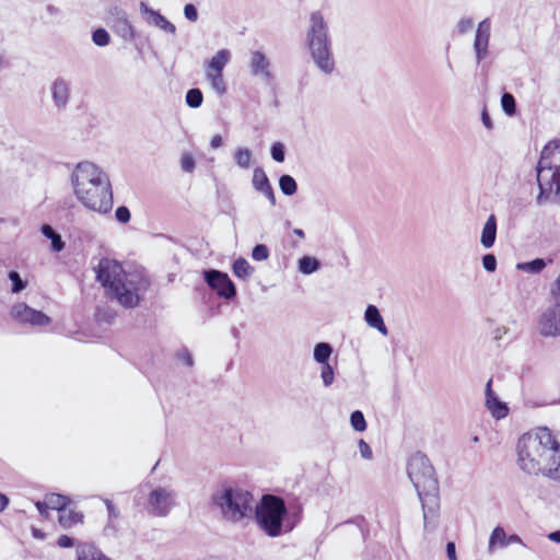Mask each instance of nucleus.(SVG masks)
Listing matches in <instances>:
<instances>
[{
    "label": "nucleus",
    "mask_w": 560,
    "mask_h": 560,
    "mask_svg": "<svg viewBox=\"0 0 560 560\" xmlns=\"http://www.w3.org/2000/svg\"><path fill=\"white\" fill-rule=\"evenodd\" d=\"M492 380H489L486 385V407L491 416L498 420L503 419L509 413L508 406L499 400L498 396L491 388Z\"/></svg>",
    "instance_id": "nucleus-18"
},
{
    "label": "nucleus",
    "mask_w": 560,
    "mask_h": 560,
    "mask_svg": "<svg viewBox=\"0 0 560 560\" xmlns=\"http://www.w3.org/2000/svg\"><path fill=\"white\" fill-rule=\"evenodd\" d=\"M233 272L241 279H247L253 275L254 268L246 259L237 258L233 264Z\"/></svg>",
    "instance_id": "nucleus-30"
},
{
    "label": "nucleus",
    "mask_w": 560,
    "mask_h": 560,
    "mask_svg": "<svg viewBox=\"0 0 560 560\" xmlns=\"http://www.w3.org/2000/svg\"><path fill=\"white\" fill-rule=\"evenodd\" d=\"M213 503L222 516L233 523L249 518L253 514V495L238 488H222L213 494Z\"/></svg>",
    "instance_id": "nucleus-7"
},
{
    "label": "nucleus",
    "mask_w": 560,
    "mask_h": 560,
    "mask_svg": "<svg viewBox=\"0 0 560 560\" xmlns=\"http://www.w3.org/2000/svg\"><path fill=\"white\" fill-rule=\"evenodd\" d=\"M253 187L259 192H262L264 190L271 187L269 179H268L265 171L261 167H256L254 170Z\"/></svg>",
    "instance_id": "nucleus-28"
},
{
    "label": "nucleus",
    "mask_w": 560,
    "mask_h": 560,
    "mask_svg": "<svg viewBox=\"0 0 560 560\" xmlns=\"http://www.w3.org/2000/svg\"><path fill=\"white\" fill-rule=\"evenodd\" d=\"M35 505H36V508H37V510H38V512L40 513L42 516H44V517L48 516L47 510L49 508H48V504H46V500H44L43 502L37 501L35 503Z\"/></svg>",
    "instance_id": "nucleus-54"
},
{
    "label": "nucleus",
    "mask_w": 560,
    "mask_h": 560,
    "mask_svg": "<svg viewBox=\"0 0 560 560\" xmlns=\"http://www.w3.org/2000/svg\"><path fill=\"white\" fill-rule=\"evenodd\" d=\"M552 294L556 296H560V273L557 280L555 281L553 288H552Z\"/></svg>",
    "instance_id": "nucleus-59"
},
{
    "label": "nucleus",
    "mask_w": 560,
    "mask_h": 560,
    "mask_svg": "<svg viewBox=\"0 0 560 560\" xmlns=\"http://www.w3.org/2000/svg\"><path fill=\"white\" fill-rule=\"evenodd\" d=\"M261 194H264L267 197V199L270 201V203L272 206L276 205V196H275L272 187H269L268 189L264 190Z\"/></svg>",
    "instance_id": "nucleus-56"
},
{
    "label": "nucleus",
    "mask_w": 560,
    "mask_h": 560,
    "mask_svg": "<svg viewBox=\"0 0 560 560\" xmlns=\"http://www.w3.org/2000/svg\"><path fill=\"white\" fill-rule=\"evenodd\" d=\"M472 26L474 20L471 18L464 16L457 22L456 30L458 34H466L472 28Z\"/></svg>",
    "instance_id": "nucleus-43"
},
{
    "label": "nucleus",
    "mask_w": 560,
    "mask_h": 560,
    "mask_svg": "<svg viewBox=\"0 0 560 560\" xmlns=\"http://www.w3.org/2000/svg\"><path fill=\"white\" fill-rule=\"evenodd\" d=\"M557 440L548 428L523 434L517 442V466L528 475H539Z\"/></svg>",
    "instance_id": "nucleus-3"
},
{
    "label": "nucleus",
    "mask_w": 560,
    "mask_h": 560,
    "mask_svg": "<svg viewBox=\"0 0 560 560\" xmlns=\"http://www.w3.org/2000/svg\"><path fill=\"white\" fill-rule=\"evenodd\" d=\"M176 505V492L170 487H155L150 490L145 510L150 515L164 517Z\"/></svg>",
    "instance_id": "nucleus-9"
},
{
    "label": "nucleus",
    "mask_w": 560,
    "mask_h": 560,
    "mask_svg": "<svg viewBox=\"0 0 560 560\" xmlns=\"http://www.w3.org/2000/svg\"><path fill=\"white\" fill-rule=\"evenodd\" d=\"M320 377L326 387L330 386L335 380L334 369L329 363L320 364Z\"/></svg>",
    "instance_id": "nucleus-40"
},
{
    "label": "nucleus",
    "mask_w": 560,
    "mask_h": 560,
    "mask_svg": "<svg viewBox=\"0 0 560 560\" xmlns=\"http://www.w3.org/2000/svg\"><path fill=\"white\" fill-rule=\"evenodd\" d=\"M358 446H359V452H360V455L362 456V458L364 459H372L373 457V453H372V450L370 447V445L364 441V440H359V443H358Z\"/></svg>",
    "instance_id": "nucleus-49"
},
{
    "label": "nucleus",
    "mask_w": 560,
    "mask_h": 560,
    "mask_svg": "<svg viewBox=\"0 0 560 560\" xmlns=\"http://www.w3.org/2000/svg\"><path fill=\"white\" fill-rule=\"evenodd\" d=\"M287 514L284 501L275 495H264L255 509L256 522L269 537H278L282 533V522Z\"/></svg>",
    "instance_id": "nucleus-8"
},
{
    "label": "nucleus",
    "mask_w": 560,
    "mask_h": 560,
    "mask_svg": "<svg viewBox=\"0 0 560 560\" xmlns=\"http://www.w3.org/2000/svg\"><path fill=\"white\" fill-rule=\"evenodd\" d=\"M184 15L190 22H196L198 20L197 9L191 3H188L184 7Z\"/></svg>",
    "instance_id": "nucleus-50"
},
{
    "label": "nucleus",
    "mask_w": 560,
    "mask_h": 560,
    "mask_svg": "<svg viewBox=\"0 0 560 560\" xmlns=\"http://www.w3.org/2000/svg\"><path fill=\"white\" fill-rule=\"evenodd\" d=\"M512 544L525 546L522 538L516 534L508 535V546Z\"/></svg>",
    "instance_id": "nucleus-55"
},
{
    "label": "nucleus",
    "mask_w": 560,
    "mask_h": 560,
    "mask_svg": "<svg viewBox=\"0 0 560 560\" xmlns=\"http://www.w3.org/2000/svg\"><path fill=\"white\" fill-rule=\"evenodd\" d=\"M54 105L57 109H65L70 100V83L63 78H57L50 85Z\"/></svg>",
    "instance_id": "nucleus-17"
},
{
    "label": "nucleus",
    "mask_w": 560,
    "mask_h": 560,
    "mask_svg": "<svg viewBox=\"0 0 560 560\" xmlns=\"http://www.w3.org/2000/svg\"><path fill=\"white\" fill-rule=\"evenodd\" d=\"M97 281L105 288L109 299L121 306L133 308L139 305L149 282L139 272H127L121 264L102 258L95 269Z\"/></svg>",
    "instance_id": "nucleus-2"
},
{
    "label": "nucleus",
    "mask_w": 560,
    "mask_h": 560,
    "mask_svg": "<svg viewBox=\"0 0 560 560\" xmlns=\"http://www.w3.org/2000/svg\"><path fill=\"white\" fill-rule=\"evenodd\" d=\"M508 547V534L502 526H497L490 534L488 541V552L493 553L497 549Z\"/></svg>",
    "instance_id": "nucleus-24"
},
{
    "label": "nucleus",
    "mask_w": 560,
    "mask_h": 560,
    "mask_svg": "<svg viewBox=\"0 0 560 560\" xmlns=\"http://www.w3.org/2000/svg\"><path fill=\"white\" fill-rule=\"evenodd\" d=\"M319 269V261L311 256H303L299 260V271L303 275H311Z\"/></svg>",
    "instance_id": "nucleus-32"
},
{
    "label": "nucleus",
    "mask_w": 560,
    "mask_h": 560,
    "mask_svg": "<svg viewBox=\"0 0 560 560\" xmlns=\"http://www.w3.org/2000/svg\"><path fill=\"white\" fill-rule=\"evenodd\" d=\"M501 106L508 115H513L516 110L514 96L510 93H504L501 97Z\"/></svg>",
    "instance_id": "nucleus-41"
},
{
    "label": "nucleus",
    "mask_w": 560,
    "mask_h": 560,
    "mask_svg": "<svg viewBox=\"0 0 560 560\" xmlns=\"http://www.w3.org/2000/svg\"><path fill=\"white\" fill-rule=\"evenodd\" d=\"M305 40L316 68L325 75L332 74L336 69L332 39L322 12L314 11L310 14Z\"/></svg>",
    "instance_id": "nucleus-5"
},
{
    "label": "nucleus",
    "mask_w": 560,
    "mask_h": 560,
    "mask_svg": "<svg viewBox=\"0 0 560 560\" xmlns=\"http://www.w3.org/2000/svg\"><path fill=\"white\" fill-rule=\"evenodd\" d=\"M106 21L112 30L122 39H132L135 30L125 10L114 5L107 11Z\"/></svg>",
    "instance_id": "nucleus-11"
},
{
    "label": "nucleus",
    "mask_w": 560,
    "mask_h": 560,
    "mask_svg": "<svg viewBox=\"0 0 560 560\" xmlns=\"http://www.w3.org/2000/svg\"><path fill=\"white\" fill-rule=\"evenodd\" d=\"M206 79L209 81L212 90L220 96L226 93V83L223 74L205 73Z\"/></svg>",
    "instance_id": "nucleus-31"
},
{
    "label": "nucleus",
    "mask_w": 560,
    "mask_h": 560,
    "mask_svg": "<svg viewBox=\"0 0 560 560\" xmlns=\"http://www.w3.org/2000/svg\"><path fill=\"white\" fill-rule=\"evenodd\" d=\"M293 233H294L295 235H298L299 237H301V238H303V237L305 236V234H304L303 230H301V229H295V230L293 231Z\"/></svg>",
    "instance_id": "nucleus-62"
},
{
    "label": "nucleus",
    "mask_w": 560,
    "mask_h": 560,
    "mask_svg": "<svg viewBox=\"0 0 560 560\" xmlns=\"http://www.w3.org/2000/svg\"><path fill=\"white\" fill-rule=\"evenodd\" d=\"M446 553L450 560H457L456 557V550H455V544L452 541H448L446 544Z\"/></svg>",
    "instance_id": "nucleus-53"
},
{
    "label": "nucleus",
    "mask_w": 560,
    "mask_h": 560,
    "mask_svg": "<svg viewBox=\"0 0 560 560\" xmlns=\"http://www.w3.org/2000/svg\"><path fill=\"white\" fill-rule=\"evenodd\" d=\"M364 319L371 328L376 329L380 334H382L385 337L388 335V329L384 323V319L378 308L375 305H369L366 307L364 313Z\"/></svg>",
    "instance_id": "nucleus-22"
},
{
    "label": "nucleus",
    "mask_w": 560,
    "mask_h": 560,
    "mask_svg": "<svg viewBox=\"0 0 560 560\" xmlns=\"http://www.w3.org/2000/svg\"><path fill=\"white\" fill-rule=\"evenodd\" d=\"M139 9L140 12L144 15L145 22L148 24L154 25L160 30L173 35L176 33V26L172 22H170L164 15H162L159 11H155L152 8H150L147 4V2L141 1L139 4Z\"/></svg>",
    "instance_id": "nucleus-16"
},
{
    "label": "nucleus",
    "mask_w": 560,
    "mask_h": 560,
    "mask_svg": "<svg viewBox=\"0 0 560 560\" xmlns=\"http://www.w3.org/2000/svg\"><path fill=\"white\" fill-rule=\"evenodd\" d=\"M221 144H222L221 136L220 135L213 136L212 139H211V142H210L211 148L212 149H218V148L221 147Z\"/></svg>",
    "instance_id": "nucleus-57"
},
{
    "label": "nucleus",
    "mask_w": 560,
    "mask_h": 560,
    "mask_svg": "<svg viewBox=\"0 0 560 560\" xmlns=\"http://www.w3.org/2000/svg\"><path fill=\"white\" fill-rule=\"evenodd\" d=\"M205 280L208 285L224 299H232L236 294L234 283L226 273L219 270H207L203 272Z\"/></svg>",
    "instance_id": "nucleus-12"
},
{
    "label": "nucleus",
    "mask_w": 560,
    "mask_h": 560,
    "mask_svg": "<svg viewBox=\"0 0 560 560\" xmlns=\"http://www.w3.org/2000/svg\"><path fill=\"white\" fill-rule=\"evenodd\" d=\"M105 504H106V508H107V511H108V524L107 526L104 528V533L106 536H113L116 534L117 529H116V526L114 525V521L116 518H118L119 516V511L116 509V506L112 503L110 500H105Z\"/></svg>",
    "instance_id": "nucleus-29"
},
{
    "label": "nucleus",
    "mask_w": 560,
    "mask_h": 560,
    "mask_svg": "<svg viewBox=\"0 0 560 560\" xmlns=\"http://www.w3.org/2000/svg\"><path fill=\"white\" fill-rule=\"evenodd\" d=\"M548 539L553 542H560V530L552 532L548 535Z\"/></svg>",
    "instance_id": "nucleus-60"
},
{
    "label": "nucleus",
    "mask_w": 560,
    "mask_h": 560,
    "mask_svg": "<svg viewBox=\"0 0 560 560\" xmlns=\"http://www.w3.org/2000/svg\"><path fill=\"white\" fill-rule=\"evenodd\" d=\"M58 522L65 529H68L82 523L83 514L65 508L61 512H59Z\"/></svg>",
    "instance_id": "nucleus-25"
},
{
    "label": "nucleus",
    "mask_w": 560,
    "mask_h": 560,
    "mask_svg": "<svg viewBox=\"0 0 560 560\" xmlns=\"http://www.w3.org/2000/svg\"><path fill=\"white\" fill-rule=\"evenodd\" d=\"M248 66L253 77L260 78L264 81L273 79L271 61L261 50L250 51Z\"/></svg>",
    "instance_id": "nucleus-15"
},
{
    "label": "nucleus",
    "mask_w": 560,
    "mask_h": 560,
    "mask_svg": "<svg viewBox=\"0 0 560 560\" xmlns=\"http://www.w3.org/2000/svg\"><path fill=\"white\" fill-rule=\"evenodd\" d=\"M3 62H4L3 56L0 55V68L3 66Z\"/></svg>",
    "instance_id": "nucleus-63"
},
{
    "label": "nucleus",
    "mask_w": 560,
    "mask_h": 560,
    "mask_svg": "<svg viewBox=\"0 0 560 560\" xmlns=\"http://www.w3.org/2000/svg\"><path fill=\"white\" fill-rule=\"evenodd\" d=\"M9 279L13 283L12 292L18 293L25 288V283L22 281L20 275L16 271H10Z\"/></svg>",
    "instance_id": "nucleus-44"
},
{
    "label": "nucleus",
    "mask_w": 560,
    "mask_h": 560,
    "mask_svg": "<svg viewBox=\"0 0 560 560\" xmlns=\"http://www.w3.org/2000/svg\"><path fill=\"white\" fill-rule=\"evenodd\" d=\"M252 257L257 261H264L269 257V249L264 244L256 245L252 250Z\"/></svg>",
    "instance_id": "nucleus-42"
},
{
    "label": "nucleus",
    "mask_w": 560,
    "mask_h": 560,
    "mask_svg": "<svg viewBox=\"0 0 560 560\" xmlns=\"http://www.w3.org/2000/svg\"><path fill=\"white\" fill-rule=\"evenodd\" d=\"M271 156L279 163L284 161V147L282 143L276 142L271 145Z\"/></svg>",
    "instance_id": "nucleus-45"
},
{
    "label": "nucleus",
    "mask_w": 560,
    "mask_h": 560,
    "mask_svg": "<svg viewBox=\"0 0 560 560\" xmlns=\"http://www.w3.org/2000/svg\"><path fill=\"white\" fill-rule=\"evenodd\" d=\"M45 500L49 509L57 510L58 512H61L69 504L67 497L57 493L46 495Z\"/></svg>",
    "instance_id": "nucleus-33"
},
{
    "label": "nucleus",
    "mask_w": 560,
    "mask_h": 560,
    "mask_svg": "<svg viewBox=\"0 0 560 560\" xmlns=\"http://www.w3.org/2000/svg\"><path fill=\"white\" fill-rule=\"evenodd\" d=\"M231 60V51L229 49L218 50L211 59L205 65V73L223 74V69Z\"/></svg>",
    "instance_id": "nucleus-20"
},
{
    "label": "nucleus",
    "mask_w": 560,
    "mask_h": 560,
    "mask_svg": "<svg viewBox=\"0 0 560 560\" xmlns=\"http://www.w3.org/2000/svg\"><path fill=\"white\" fill-rule=\"evenodd\" d=\"M180 166H182V170L185 172H188V173L192 172L195 168V160H194L192 155L189 153L183 154V156L180 159Z\"/></svg>",
    "instance_id": "nucleus-48"
},
{
    "label": "nucleus",
    "mask_w": 560,
    "mask_h": 560,
    "mask_svg": "<svg viewBox=\"0 0 560 560\" xmlns=\"http://www.w3.org/2000/svg\"><path fill=\"white\" fill-rule=\"evenodd\" d=\"M472 441L477 443L479 441L478 436H474Z\"/></svg>",
    "instance_id": "nucleus-64"
},
{
    "label": "nucleus",
    "mask_w": 560,
    "mask_h": 560,
    "mask_svg": "<svg viewBox=\"0 0 560 560\" xmlns=\"http://www.w3.org/2000/svg\"><path fill=\"white\" fill-rule=\"evenodd\" d=\"M546 267V261L541 258H536L528 262H521L517 264V269L530 272V273H538Z\"/></svg>",
    "instance_id": "nucleus-36"
},
{
    "label": "nucleus",
    "mask_w": 560,
    "mask_h": 560,
    "mask_svg": "<svg viewBox=\"0 0 560 560\" xmlns=\"http://www.w3.org/2000/svg\"><path fill=\"white\" fill-rule=\"evenodd\" d=\"M235 163L241 168H248L252 161V152L247 148H237L234 152Z\"/></svg>",
    "instance_id": "nucleus-34"
},
{
    "label": "nucleus",
    "mask_w": 560,
    "mask_h": 560,
    "mask_svg": "<svg viewBox=\"0 0 560 560\" xmlns=\"http://www.w3.org/2000/svg\"><path fill=\"white\" fill-rule=\"evenodd\" d=\"M332 353V347L327 342H319L314 348V360L319 363H328V360Z\"/></svg>",
    "instance_id": "nucleus-27"
},
{
    "label": "nucleus",
    "mask_w": 560,
    "mask_h": 560,
    "mask_svg": "<svg viewBox=\"0 0 560 560\" xmlns=\"http://www.w3.org/2000/svg\"><path fill=\"white\" fill-rule=\"evenodd\" d=\"M203 101L202 92L199 89H190L186 93V103L191 108H198Z\"/></svg>",
    "instance_id": "nucleus-37"
},
{
    "label": "nucleus",
    "mask_w": 560,
    "mask_h": 560,
    "mask_svg": "<svg viewBox=\"0 0 560 560\" xmlns=\"http://www.w3.org/2000/svg\"><path fill=\"white\" fill-rule=\"evenodd\" d=\"M537 332L546 338L560 337V304L546 307L537 317Z\"/></svg>",
    "instance_id": "nucleus-10"
},
{
    "label": "nucleus",
    "mask_w": 560,
    "mask_h": 560,
    "mask_svg": "<svg viewBox=\"0 0 560 560\" xmlns=\"http://www.w3.org/2000/svg\"><path fill=\"white\" fill-rule=\"evenodd\" d=\"M71 185L77 199L86 209L107 214L113 208V190L109 176L96 164L83 161L71 173Z\"/></svg>",
    "instance_id": "nucleus-1"
},
{
    "label": "nucleus",
    "mask_w": 560,
    "mask_h": 560,
    "mask_svg": "<svg viewBox=\"0 0 560 560\" xmlns=\"http://www.w3.org/2000/svg\"><path fill=\"white\" fill-rule=\"evenodd\" d=\"M42 233L44 236L51 241V249L54 252L59 253L63 249L65 243L61 240V236L57 232H55V230L50 225L44 224L42 226Z\"/></svg>",
    "instance_id": "nucleus-26"
},
{
    "label": "nucleus",
    "mask_w": 560,
    "mask_h": 560,
    "mask_svg": "<svg viewBox=\"0 0 560 560\" xmlns=\"http://www.w3.org/2000/svg\"><path fill=\"white\" fill-rule=\"evenodd\" d=\"M115 218L120 223H128L130 221L131 214L127 207L120 206L115 211Z\"/></svg>",
    "instance_id": "nucleus-46"
},
{
    "label": "nucleus",
    "mask_w": 560,
    "mask_h": 560,
    "mask_svg": "<svg viewBox=\"0 0 560 560\" xmlns=\"http://www.w3.org/2000/svg\"><path fill=\"white\" fill-rule=\"evenodd\" d=\"M497 238V218L490 214L482 228L480 244L483 248L489 249L494 245Z\"/></svg>",
    "instance_id": "nucleus-23"
},
{
    "label": "nucleus",
    "mask_w": 560,
    "mask_h": 560,
    "mask_svg": "<svg viewBox=\"0 0 560 560\" xmlns=\"http://www.w3.org/2000/svg\"><path fill=\"white\" fill-rule=\"evenodd\" d=\"M350 423L354 431L363 432L366 430V421L360 410H355L350 416Z\"/></svg>",
    "instance_id": "nucleus-38"
},
{
    "label": "nucleus",
    "mask_w": 560,
    "mask_h": 560,
    "mask_svg": "<svg viewBox=\"0 0 560 560\" xmlns=\"http://www.w3.org/2000/svg\"><path fill=\"white\" fill-rule=\"evenodd\" d=\"M75 553L77 560H112L91 542H78Z\"/></svg>",
    "instance_id": "nucleus-21"
},
{
    "label": "nucleus",
    "mask_w": 560,
    "mask_h": 560,
    "mask_svg": "<svg viewBox=\"0 0 560 560\" xmlns=\"http://www.w3.org/2000/svg\"><path fill=\"white\" fill-rule=\"evenodd\" d=\"M539 475H542L544 477L553 481L560 482V444L558 442L556 443L553 450L550 452L548 460L546 462Z\"/></svg>",
    "instance_id": "nucleus-19"
},
{
    "label": "nucleus",
    "mask_w": 560,
    "mask_h": 560,
    "mask_svg": "<svg viewBox=\"0 0 560 560\" xmlns=\"http://www.w3.org/2000/svg\"><path fill=\"white\" fill-rule=\"evenodd\" d=\"M14 319L22 324H31L33 326H45L50 323V318L40 311H36L25 303H16L11 310Z\"/></svg>",
    "instance_id": "nucleus-14"
},
{
    "label": "nucleus",
    "mask_w": 560,
    "mask_h": 560,
    "mask_svg": "<svg viewBox=\"0 0 560 560\" xmlns=\"http://www.w3.org/2000/svg\"><path fill=\"white\" fill-rule=\"evenodd\" d=\"M490 35L491 21L487 18L478 24L475 34L474 51L477 65L481 63L489 56Z\"/></svg>",
    "instance_id": "nucleus-13"
},
{
    "label": "nucleus",
    "mask_w": 560,
    "mask_h": 560,
    "mask_svg": "<svg viewBox=\"0 0 560 560\" xmlns=\"http://www.w3.org/2000/svg\"><path fill=\"white\" fill-rule=\"evenodd\" d=\"M539 194L537 202L551 197L560 199V140L548 142L540 154L536 166Z\"/></svg>",
    "instance_id": "nucleus-6"
},
{
    "label": "nucleus",
    "mask_w": 560,
    "mask_h": 560,
    "mask_svg": "<svg viewBox=\"0 0 560 560\" xmlns=\"http://www.w3.org/2000/svg\"><path fill=\"white\" fill-rule=\"evenodd\" d=\"M279 187L287 196H292L296 192L298 185L295 179L290 175H282L279 178Z\"/></svg>",
    "instance_id": "nucleus-35"
},
{
    "label": "nucleus",
    "mask_w": 560,
    "mask_h": 560,
    "mask_svg": "<svg viewBox=\"0 0 560 560\" xmlns=\"http://www.w3.org/2000/svg\"><path fill=\"white\" fill-rule=\"evenodd\" d=\"M9 505V499L7 495L0 493V512L4 511Z\"/></svg>",
    "instance_id": "nucleus-58"
},
{
    "label": "nucleus",
    "mask_w": 560,
    "mask_h": 560,
    "mask_svg": "<svg viewBox=\"0 0 560 560\" xmlns=\"http://www.w3.org/2000/svg\"><path fill=\"white\" fill-rule=\"evenodd\" d=\"M481 120H482V124L483 126L488 129V130H491L493 128V122L487 112L486 108L482 109L481 112Z\"/></svg>",
    "instance_id": "nucleus-52"
},
{
    "label": "nucleus",
    "mask_w": 560,
    "mask_h": 560,
    "mask_svg": "<svg viewBox=\"0 0 560 560\" xmlns=\"http://www.w3.org/2000/svg\"><path fill=\"white\" fill-rule=\"evenodd\" d=\"M57 545L60 548H70L74 546V540L67 535H61L57 539Z\"/></svg>",
    "instance_id": "nucleus-51"
},
{
    "label": "nucleus",
    "mask_w": 560,
    "mask_h": 560,
    "mask_svg": "<svg viewBox=\"0 0 560 560\" xmlns=\"http://www.w3.org/2000/svg\"><path fill=\"white\" fill-rule=\"evenodd\" d=\"M482 266L488 272H494L497 269V258L493 254H486L482 257Z\"/></svg>",
    "instance_id": "nucleus-47"
},
{
    "label": "nucleus",
    "mask_w": 560,
    "mask_h": 560,
    "mask_svg": "<svg viewBox=\"0 0 560 560\" xmlns=\"http://www.w3.org/2000/svg\"><path fill=\"white\" fill-rule=\"evenodd\" d=\"M407 471L422 503L424 528H428L430 518L436 516L438 506V480L434 468L424 454L416 453L408 462Z\"/></svg>",
    "instance_id": "nucleus-4"
},
{
    "label": "nucleus",
    "mask_w": 560,
    "mask_h": 560,
    "mask_svg": "<svg viewBox=\"0 0 560 560\" xmlns=\"http://www.w3.org/2000/svg\"><path fill=\"white\" fill-rule=\"evenodd\" d=\"M185 363L188 365V366H191L192 365V358L190 354H186L185 355Z\"/></svg>",
    "instance_id": "nucleus-61"
},
{
    "label": "nucleus",
    "mask_w": 560,
    "mask_h": 560,
    "mask_svg": "<svg viewBox=\"0 0 560 560\" xmlns=\"http://www.w3.org/2000/svg\"><path fill=\"white\" fill-rule=\"evenodd\" d=\"M92 39L96 46L104 47L109 44L110 37L106 30L97 28L93 32Z\"/></svg>",
    "instance_id": "nucleus-39"
}]
</instances>
